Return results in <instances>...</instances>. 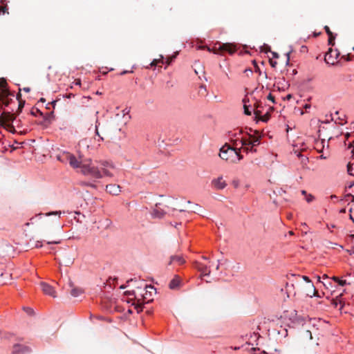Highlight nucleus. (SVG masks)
<instances>
[{"label": "nucleus", "instance_id": "47", "mask_svg": "<svg viewBox=\"0 0 354 354\" xmlns=\"http://www.w3.org/2000/svg\"><path fill=\"white\" fill-rule=\"evenodd\" d=\"M74 96H75V95H74L73 93H66V94H65V95H63V97H66V98H71V97H74Z\"/></svg>", "mask_w": 354, "mask_h": 354}, {"label": "nucleus", "instance_id": "41", "mask_svg": "<svg viewBox=\"0 0 354 354\" xmlns=\"http://www.w3.org/2000/svg\"><path fill=\"white\" fill-rule=\"evenodd\" d=\"M200 207L198 206V204H194L193 207H192L190 209H189V211H191V212H197V209L199 208Z\"/></svg>", "mask_w": 354, "mask_h": 354}, {"label": "nucleus", "instance_id": "43", "mask_svg": "<svg viewBox=\"0 0 354 354\" xmlns=\"http://www.w3.org/2000/svg\"><path fill=\"white\" fill-rule=\"evenodd\" d=\"M267 98H268V100L272 101V103H274V104L275 103L274 97L271 93H269Z\"/></svg>", "mask_w": 354, "mask_h": 354}, {"label": "nucleus", "instance_id": "26", "mask_svg": "<svg viewBox=\"0 0 354 354\" xmlns=\"http://www.w3.org/2000/svg\"><path fill=\"white\" fill-rule=\"evenodd\" d=\"M243 150L246 151L247 153L251 152V153H255L257 151V149H254V147H252V145L250 146H243Z\"/></svg>", "mask_w": 354, "mask_h": 354}, {"label": "nucleus", "instance_id": "40", "mask_svg": "<svg viewBox=\"0 0 354 354\" xmlns=\"http://www.w3.org/2000/svg\"><path fill=\"white\" fill-rule=\"evenodd\" d=\"M100 124V122L98 121V120H96V122H95V135L99 136H100V133H99V131H98V125Z\"/></svg>", "mask_w": 354, "mask_h": 354}, {"label": "nucleus", "instance_id": "39", "mask_svg": "<svg viewBox=\"0 0 354 354\" xmlns=\"http://www.w3.org/2000/svg\"><path fill=\"white\" fill-rule=\"evenodd\" d=\"M242 134V131L241 130H239L237 132H236V139L234 140V146H237L235 143V141L237 140V139H239L240 140V138L239 136ZM242 138H241V139Z\"/></svg>", "mask_w": 354, "mask_h": 354}, {"label": "nucleus", "instance_id": "30", "mask_svg": "<svg viewBox=\"0 0 354 354\" xmlns=\"http://www.w3.org/2000/svg\"><path fill=\"white\" fill-rule=\"evenodd\" d=\"M80 185L86 187H95L96 186L89 181H82L80 182Z\"/></svg>", "mask_w": 354, "mask_h": 354}, {"label": "nucleus", "instance_id": "20", "mask_svg": "<svg viewBox=\"0 0 354 354\" xmlns=\"http://www.w3.org/2000/svg\"><path fill=\"white\" fill-rule=\"evenodd\" d=\"M12 102L13 100L10 99L8 95L0 94V102L3 106H8Z\"/></svg>", "mask_w": 354, "mask_h": 354}, {"label": "nucleus", "instance_id": "54", "mask_svg": "<svg viewBox=\"0 0 354 354\" xmlns=\"http://www.w3.org/2000/svg\"><path fill=\"white\" fill-rule=\"evenodd\" d=\"M176 55L173 56L170 59H167V64H170L173 59L176 58Z\"/></svg>", "mask_w": 354, "mask_h": 354}, {"label": "nucleus", "instance_id": "52", "mask_svg": "<svg viewBox=\"0 0 354 354\" xmlns=\"http://www.w3.org/2000/svg\"><path fill=\"white\" fill-rule=\"evenodd\" d=\"M349 212H351V214H350V215H349V218H350V219H351V220H352V221H353V222L354 223V216H353V215L351 214V212H353V209H352V208H351V209H349Z\"/></svg>", "mask_w": 354, "mask_h": 354}, {"label": "nucleus", "instance_id": "31", "mask_svg": "<svg viewBox=\"0 0 354 354\" xmlns=\"http://www.w3.org/2000/svg\"><path fill=\"white\" fill-rule=\"evenodd\" d=\"M244 109V113L247 115H250L252 114V111L250 106H247L246 104H244L243 106Z\"/></svg>", "mask_w": 354, "mask_h": 354}, {"label": "nucleus", "instance_id": "4", "mask_svg": "<svg viewBox=\"0 0 354 354\" xmlns=\"http://www.w3.org/2000/svg\"><path fill=\"white\" fill-rule=\"evenodd\" d=\"M248 136L249 138L237 139L235 141L236 145L241 144V146L252 145V147H256L260 144L261 135L258 131H254V134H248Z\"/></svg>", "mask_w": 354, "mask_h": 354}, {"label": "nucleus", "instance_id": "7", "mask_svg": "<svg viewBox=\"0 0 354 354\" xmlns=\"http://www.w3.org/2000/svg\"><path fill=\"white\" fill-rule=\"evenodd\" d=\"M261 108H263L261 102H257L255 104V109L254 110V113L255 115V117L259 118L261 121L263 122H267L270 119V115L268 111L263 114V112L261 110Z\"/></svg>", "mask_w": 354, "mask_h": 354}, {"label": "nucleus", "instance_id": "55", "mask_svg": "<svg viewBox=\"0 0 354 354\" xmlns=\"http://www.w3.org/2000/svg\"><path fill=\"white\" fill-rule=\"evenodd\" d=\"M339 277H333L331 278V279H332L333 281H335V283H337V281H339Z\"/></svg>", "mask_w": 354, "mask_h": 354}, {"label": "nucleus", "instance_id": "8", "mask_svg": "<svg viewBox=\"0 0 354 354\" xmlns=\"http://www.w3.org/2000/svg\"><path fill=\"white\" fill-rule=\"evenodd\" d=\"M57 159L62 162H64V160L68 161L70 165L73 168H78L81 167L80 162L78 161L77 158L70 153H66L64 155V158L62 159L60 156H57Z\"/></svg>", "mask_w": 354, "mask_h": 354}, {"label": "nucleus", "instance_id": "32", "mask_svg": "<svg viewBox=\"0 0 354 354\" xmlns=\"http://www.w3.org/2000/svg\"><path fill=\"white\" fill-rule=\"evenodd\" d=\"M228 137L231 140V141L234 143V138H236V132L234 131H228Z\"/></svg>", "mask_w": 354, "mask_h": 354}, {"label": "nucleus", "instance_id": "58", "mask_svg": "<svg viewBox=\"0 0 354 354\" xmlns=\"http://www.w3.org/2000/svg\"><path fill=\"white\" fill-rule=\"evenodd\" d=\"M132 72H133L132 71H122V72L120 73V75H124V74H127V73H132Z\"/></svg>", "mask_w": 354, "mask_h": 354}, {"label": "nucleus", "instance_id": "50", "mask_svg": "<svg viewBox=\"0 0 354 354\" xmlns=\"http://www.w3.org/2000/svg\"><path fill=\"white\" fill-rule=\"evenodd\" d=\"M301 278L304 279V281H306L307 283H311V281L310 280L308 277L302 276Z\"/></svg>", "mask_w": 354, "mask_h": 354}, {"label": "nucleus", "instance_id": "1", "mask_svg": "<svg viewBox=\"0 0 354 354\" xmlns=\"http://www.w3.org/2000/svg\"><path fill=\"white\" fill-rule=\"evenodd\" d=\"M13 109L11 111H3L0 113V125L9 132L15 134L17 133V129H21L23 124L21 119H17L18 115L12 113Z\"/></svg>", "mask_w": 354, "mask_h": 354}, {"label": "nucleus", "instance_id": "18", "mask_svg": "<svg viewBox=\"0 0 354 354\" xmlns=\"http://www.w3.org/2000/svg\"><path fill=\"white\" fill-rule=\"evenodd\" d=\"M180 279L178 276L175 275L174 279H172L169 283V288L171 290H175L178 288L180 286Z\"/></svg>", "mask_w": 354, "mask_h": 354}, {"label": "nucleus", "instance_id": "24", "mask_svg": "<svg viewBox=\"0 0 354 354\" xmlns=\"http://www.w3.org/2000/svg\"><path fill=\"white\" fill-rule=\"evenodd\" d=\"M30 114L33 116H38V115H43V113L37 108H32L31 111H30Z\"/></svg>", "mask_w": 354, "mask_h": 354}, {"label": "nucleus", "instance_id": "21", "mask_svg": "<svg viewBox=\"0 0 354 354\" xmlns=\"http://www.w3.org/2000/svg\"><path fill=\"white\" fill-rule=\"evenodd\" d=\"M166 214V212L161 209H154L151 213L153 218H161Z\"/></svg>", "mask_w": 354, "mask_h": 354}, {"label": "nucleus", "instance_id": "33", "mask_svg": "<svg viewBox=\"0 0 354 354\" xmlns=\"http://www.w3.org/2000/svg\"><path fill=\"white\" fill-rule=\"evenodd\" d=\"M337 285L339 286H344L346 285H349L350 283L347 282L345 279H339V281H337Z\"/></svg>", "mask_w": 354, "mask_h": 354}, {"label": "nucleus", "instance_id": "9", "mask_svg": "<svg viewBox=\"0 0 354 354\" xmlns=\"http://www.w3.org/2000/svg\"><path fill=\"white\" fill-rule=\"evenodd\" d=\"M124 294L127 296H134L136 301H135L133 305L135 306V308L137 310L138 313L142 311V308L141 307V299L138 298L139 294H138L135 290H127Z\"/></svg>", "mask_w": 354, "mask_h": 354}, {"label": "nucleus", "instance_id": "23", "mask_svg": "<svg viewBox=\"0 0 354 354\" xmlns=\"http://www.w3.org/2000/svg\"><path fill=\"white\" fill-rule=\"evenodd\" d=\"M83 292L82 290L79 288H73L71 291V295L74 297H79Z\"/></svg>", "mask_w": 354, "mask_h": 354}, {"label": "nucleus", "instance_id": "60", "mask_svg": "<svg viewBox=\"0 0 354 354\" xmlns=\"http://www.w3.org/2000/svg\"><path fill=\"white\" fill-rule=\"evenodd\" d=\"M306 335H309L310 338L312 339V334H311V332L310 330H306Z\"/></svg>", "mask_w": 354, "mask_h": 354}, {"label": "nucleus", "instance_id": "64", "mask_svg": "<svg viewBox=\"0 0 354 354\" xmlns=\"http://www.w3.org/2000/svg\"><path fill=\"white\" fill-rule=\"evenodd\" d=\"M46 102L45 98L41 97V98H40V100L38 101V103H39V102Z\"/></svg>", "mask_w": 354, "mask_h": 354}, {"label": "nucleus", "instance_id": "25", "mask_svg": "<svg viewBox=\"0 0 354 354\" xmlns=\"http://www.w3.org/2000/svg\"><path fill=\"white\" fill-rule=\"evenodd\" d=\"M295 153H297V157L301 159V161L303 164L306 165L308 162V158L307 156H304L301 152L296 151Z\"/></svg>", "mask_w": 354, "mask_h": 354}, {"label": "nucleus", "instance_id": "19", "mask_svg": "<svg viewBox=\"0 0 354 354\" xmlns=\"http://www.w3.org/2000/svg\"><path fill=\"white\" fill-rule=\"evenodd\" d=\"M62 261L65 266H69L70 265L73 264L74 259L71 257L69 254L65 253L62 257Z\"/></svg>", "mask_w": 354, "mask_h": 354}, {"label": "nucleus", "instance_id": "29", "mask_svg": "<svg viewBox=\"0 0 354 354\" xmlns=\"http://www.w3.org/2000/svg\"><path fill=\"white\" fill-rule=\"evenodd\" d=\"M353 163L348 162L347 165V171L349 175L354 176V174L352 172L353 170Z\"/></svg>", "mask_w": 354, "mask_h": 354}, {"label": "nucleus", "instance_id": "14", "mask_svg": "<svg viewBox=\"0 0 354 354\" xmlns=\"http://www.w3.org/2000/svg\"><path fill=\"white\" fill-rule=\"evenodd\" d=\"M212 184L217 189H223L227 186V183L223 180L222 176L213 179Z\"/></svg>", "mask_w": 354, "mask_h": 354}, {"label": "nucleus", "instance_id": "44", "mask_svg": "<svg viewBox=\"0 0 354 354\" xmlns=\"http://www.w3.org/2000/svg\"><path fill=\"white\" fill-rule=\"evenodd\" d=\"M269 62H270V66L272 67V68H275L277 64V62L276 61H273L272 59H270L269 60Z\"/></svg>", "mask_w": 354, "mask_h": 354}, {"label": "nucleus", "instance_id": "45", "mask_svg": "<svg viewBox=\"0 0 354 354\" xmlns=\"http://www.w3.org/2000/svg\"><path fill=\"white\" fill-rule=\"evenodd\" d=\"M323 284H324V286H326L327 288H329V286L333 287V286H332V282H331L330 280H328V281L327 282H326V283H323Z\"/></svg>", "mask_w": 354, "mask_h": 354}, {"label": "nucleus", "instance_id": "38", "mask_svg": "<svg viewBox=\"0 0 354 354\" xmlns=\"http://www.w3.org/2000/svg\"><path fill=\"white\" fill-rule=\"evenodd\" d=\"M292 50H290V51L287 52L286 53V65H288L289 63H290V53H292Z\"/></svg>", "mask_w": 354, "mask_h": 354}, {"label": "nucleus", "instance_id": "11", "mask_svg": "<svg viewBox=\"0 0 354 354\" xmlns=\"http://www.w3.org/2000/svg\"><path fill=\"white\" fill-rule=\"evenodd\" d=\"M290 319L291 320L292 324H293L295 325H297V326H299V325L302 326L305 323L304 317H303L302 316L298 315L296 310H294L291 313Z\"/></svg>", "mask_w": 354, "mask_h": 354}, {"label": "nucleus", "instance_id": "51", "mask_svg": "<svg viewBox=\"0 0 354 354\" xmlns=\"http://www.w3.org/2000/svg\"><path fill=\"white\" fill-rule=\"evenodd\" d=\"M60 243V241H47V244H59Z\"/></svg>", "mask_w": 354, "mask_h": 354}, {"label": "nucleus", "instance_id": "36", "mask_svg": "<svg viewBox=\"0 0 354 354\" xmlns=\"http://www.w3.org/2000/svg\"><path fill=\"white\" fill-rule=\"evenodd\" d=\"M62 212L60 211H55V212H49L46 213L45 215L46 216H49L51 215H58L59 216L61 215Z\"/></svg>", "mask_w": 354, "mask_h": 354}, {"label": "nucleus", "instance_id": "57", "mask_svg": "<svg viewBox=\"0 0 354 354\" xmlns=\"http://www.w3.org/2000/svg\"><path fill=\"white\" fill-rule=\"evenodd\" d=\"M304 108L306 110H307V109H310V104H305L304 105Z\"/></svg>", "mask_w": 354, "mask_h": 354}, {"label": "nucleus", "instance_id": "49", "mask_svg": "<svg viewBox=\"0 0 354 354\" xmlns=\"http://www.w3.org/2000/svg\"><path fill=\"white\" fill-rule=\"evenodd\" d=\"M244 73H246L247 75H249V73L252 74V70L251 68H246L245 69Z\"/></svg>", "mask_w": 354, "mask_h": 354}, {"label": "nucleus", "instance_id": "61", "mask_svg": "<svg viewBox=\"0 0 354 354\" xmlns=\"http://www.w3.org/2000/svg\"><path fill=\"white\" fill-rule=\"evenodd\" d=\"M310 286H311V288L313 289V296H315V292H316L315 288L313 283H311Z\"/></svg>", "mask_w": 354, "mask_h": 354}, {"label": "nucleus", "instance_id": "12", "mask_svg": "<svg viewBox=\"0 0 354 354\" xmlns=\"http://www.w3.org/2000/svg\"><path fill=\"white\" fill-rule=\"evenodd\" d=\"M40 286L41 288L42 291L47 295L51 296L53 297H55V291L53 286L46 283L45 282H41Z\"/></svg>", "mask_w": 354, "mask_h": 354}, {"label": "nucleus", "instance_id": "17", "mask_svg": "<svg viewBox=\"0 0 354 354\" xmlns=\"http://www.w3.org/2000/svg\"><path fill=\"white\" fill-rule=\"evenodd\" d=\"M196 268L201 272L202 276H209L210 274V270H208L207 266L203 265L200 263H196Z\"/></svg>", "mask_w": 354, "mask_h": 354}, {"label": "nucleus", "instance_id": "42", "mask_svg": "<svg viewBox=\"0 0 354 354\" xmlns=\"http://www.w3.org/2000/svg\"><path fill=\"white\" fill-rule=\"evenodd\" d=\"M324 30L328 35H333V33L330 31V28L328 26H324Z\"/></svg>", "mask_w": 354, "mask_h": 354}, {"label": "nucleus", "instance_id": "62", "mask_svg": "<svg viewBox=\"0 0 354 354\" xmlns=\"http://www.w3.org/2000/svg\"><path fill=\"white\" fill-rule=\"evenodd\" d=\"M102 165L104 167H108V166H109V163L108 162H106V161L103 162Z\"/></svg>", "mask_w": 354, "mask_h": 354}, {"label": "nucleus", "instance_id": "63", "mask_svg": "<svg viewBox=\"0 0 354 354\" xmlns=\"http://www.w3.org/2000/svg\"><path fill=\"white\" fill-rule=\"evenodd\" d=\"M352 194H347L345 195V198L347 200L348 198H351Z\"/></svg>", "mask_w": 354, "mask_h": 354}, {"label": "nucleus", "instance_id": "35", "mask_svg": "<svg viewBox=\"0 0 354 354\" xmlns=\"http://www.w3.org/2000/svg\"><path fill=\"white\" fill-rule=\"evenodd\" d=\"M294 289V284L293 283H286V290H287V293L289 294L290 292H291V289Z\"/></svg>", "mask_w": 354, "mask_h": 354}, {"label": "nucleus", "instance_id": "37", "mask_svg": "<svg viewBox=\"0 0 354 354\" xmlns=\"http://www.w3.org/2000/svg\"><path fill=\"white\" fill-rule=\"evenodd\" d=\"M314 196L312 195V194H307L306 196V201L308 202V203H310L312 202L313 200H314Z\"/></svg>", "mask_w": 354, "mask_h": 354}, {"label": "nucleus", "instance_id": "13", "mask_svg": "<svg viewBox=\"0 0 354 354\" xmlns=\"http://www.w3.org/2000/svg\"><path fill=\"white\" fill-rule=\"evenodd\" d=\"M31 351L28 346L20 344H15L12 351V354H26Z\"/></svg>", "mask_w": 354, "mask_h": 354}, {"label": "nucleus", "instance_id": "27", "mask_svg": "<svg viewBox=\"0 0 354 354\" xmlns=\"http://www.w3.org/2000/svg\"><path fill=\"white\" fill-rule=\"evenodd\" d=\"M44 118V120L45 122H47L50 123L51 122L52 118H53V112H51L50 113H48L46 115H41Z\"/></svg>", "mask_w": 354, "mask_h": 354}, {"label": "nucleus", "instance_id": "3", "mask_svg": "<svg viewBox=\"0 0 354 354\" xmlns=\"http://www.w3.org/2000/svg\"><path fill=\"white\" fill-rule=\"evenodd\" d=\"M81 171L85 176H89L95 179H100L104 176H111L112 174L106 169L103 168L102 170L98 167L91 165L84 164L81 167Z\"/></svg>", "mask_w": 354, "mask_h": 354}, {"label": "nucleus", "instance_id": "6", "mask_svg": "<svg viewBox=\"0 0 354 354\" xmlns=\"http://www.w3.org/2000/svg\"><path fill=\"white\" fill-rule=\"evenodd\" d=\"M145 292H140L139 293V296H140L141 298V302L142 306L141 307L144 308L145 303H149L151 301H153L152 296L153 294L156 293V289L154 288V286L151 285H145L144 288Z\"/></svg>", "mask_w": 354, "mask_h": 354}, {"label": "nucleus", "instance_id": "5", "mask_svg": "<svg viewBox=\"0 0 354 354\" xmlns=\"http://www.w3.org/2000/svg\"><path fill=\"white\" fill-rule=\"evenodd\" d=\"M207 49L209 52H213L215 54H218L224 52H227L230 54H233L236 51V47L234 44L230 43H217L213 49L207 47Z\"/></svg>", "mask_w": 354, "mask_h": 354}, {"label": "nucleus", "instance_id": "16", "mask_svg": "<svg viewBox=\"0 0 354 354\" xmlns=\"http://www.w3.org/2000/svg\"><path fill=\"white\" fill-rule=\"evenodd\" d=\"M185 260L181 255H172L170 257V261L168 263V265H171L173 263L177 264V265H183L185 263Z\"/></svg>", "mask_w": 354, "mask_h": 354}, {"label": "nucleus", "instance_id": "10", "mask_svg": "<svg viewBox=\"0 0 354 354\" xmlns=\"http://www.w3.org/2000/svg\"><path fill=\"white\" fill-rule=\"evenodd\" d=\"M333 49L329 48L328 51L325 55L324 61L328 64L334 65L335 60L339 56V53L337 50H335V55H333Z\"/></svg>", "mask_w": 354, "mask_h": 354}, {"label": "nucleus", "instance_id": "28", "mask_svg": "<svg viewBox=\"0 0 354 354\" xmlns=\"http://www.w3.org/2000/svg\"><path fill=\"white\" fill-rule=\"evenodd\" d=\"M328 44L329 46H334L335 45V35H334L333 34V35H328Z\"/></svg>", "mask_w": 354, "mask_h": 354}, {"label": "nucleus", "instance_id": "48", "mask_svg": "<svg viewBox=\"0 0 354 354\" xmlns=\"http://www.w3.org/2000/svg\"><path fill=\"white\" fill-rule=\"evenodd\" d=\"M42 243L41 241H37L35 243V247L37 248H41L42 247Z\"/></svg>", "mask_w": 354, "mask_h": 354}, {"label": "nucleus", "instance_id": "59", "mask_svg": "<svg viewBox=\"0 0 354 354\" xmlns=\"http://www.w3.org/2000/svg\"><path fill=\"white\" fill-rule=\"evenodd\" d=\"M23 91H25V92H26V93H28V92H30V88L29 87H24V88H23Z\"/></svg>", "mask_w": 354, "mask_h": 354}, {"label": "nucleus", "instance_id": "15", "mask_svg": "<svg viewBox=\"0 0 354 354\" xmlns=\"http://www.w3.org/2000/svg\"><path fill=\"white\" fill-rule=\"evenodd\" d=\"M106 191L108 193L115 196L118 195L121 192L120 187L115 184H110L106 185Z\"/></svg>", "mask_w": 354, "mask_h": 354}, {"label": "nucleus", "instance_id": "53", "mask_svg": "<svg viewBox=\"0 0 354 354\" xmlns=\"http://www.w3.org/2000/svg\"><path fill=\"white\" fill-rule=\"evenodd\" d=\"M255 72L258 73L259 75L262 74L261 71L260 70L259 66H257L255 68Z\"/></svg>", "mask_w": 354, "mask_h": 354}, {"label": "nucleus", "instance_id": "34", "mask_svg": "<svg viewBox=\"0 0 354 354\" xmlns=\"http://www.w3.org/2000/svg\"><path fill=\"white\" fill-rule=\"evenodd\" d=\"M264 46L268 49V51L271 52V53L272 55V57L274 58H278L279 57V54L277 53H276V52L271 51L270 47L269 46L264 44Z\"/></svg>", "mask_w": 354, "mask_h": 354}, {"label": "nucleus", "instance_id": "22", "mask_svg": "<svg viewBox=\"0 0 354 354\" xmlns=\"http://www.w3.org/2000/svg\"><path fill=\"white\" fill-rule=\"evenodd\" d=\"M20 95H21V94H18L17 95V99L19 101V102H18V108H17V110L16 113H15V115H19L22 112L23 108H24V104H25V101L19 100V96H20Z\"/></svg>", "mask_w": 354, "mask_h": 354}, {"label": "nucleus", "instance_id": "46", "mask_svg": "<svg viewBox=\"0 0 354 354\" xmlns=\"http://www.w3.org/2000/svg\"><path fill=\"white\" fill-rule=\"evenodd\" d=\"M160 62V60H158V59H153L151 64H150V66H156L157 65V63Z\"/></svg>", "mask_w": 354, "mask_h": 354}, {"label": "nucleus", "instance_id": "2", "mask_svg": "<svg viewBox=\"0 0 354 354\" xmlns=\"http://www.w3.org/2000/svg\"><path fill=\"white\" fill-rule=\"evenodd\" d=\"M225 144L220 149L219 156L221 159L230 162H236L243 158L241 154V148L238 149Z\"/></svg>", "mask_w": 354, "mask_h": 354}, {"label": "nucleus", "instance_id": "56", "mask_svg": "<svg viewBox=\"0 0 354 354\" xmlns=\"http://www.w3.org/2000/svg\"><path fill=\"white\" fill-rule=\"evenodd\" d=\"M26 309L27 313L29 314H32L33 313V310L31 309L30 308H26Z\"/></svg>", "mask_w": 354, "mask_h": 354}]
</instances>
